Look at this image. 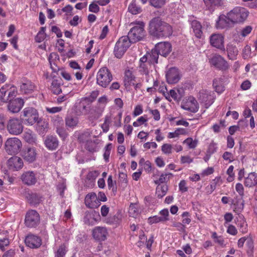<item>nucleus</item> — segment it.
<instances>
[{
    "label": "nucleus",
    "mask_w": 257,
    "mask_h": 257,
    "mask_svg": "<svg viewBox=\"0 0 257 257\" xmlns=\"http://www.w3.org/2000/svg\"><path fill=\"white\" fill-rule=\"evenodd\" d=\"M149 32L153 37L165 38L172 35L173 29L170 24L162 21L160 17H155L150 21Z\"/></svg>",
    "instance_id": "f257e3e1"
},
{
    "label": "nucleus",
    "mask_w": 257,
    "mask_h": 257,
    "mask_svg": "<svg viewBox=\"0 0 257 257\" xmlns=\"http://www.w3.org/2000/svg\"><path fill=\"white\" fill-rule=\"evenodd\" d=\"M145 24L143 22H139L138 25L133 27L128 32L127 36H123L127 38L130 43H135L142 40L145 36L146 32L144 29Z\"/></svg>",
    "instance_id": "f03ea898"
},
{
    "label": "nucleus",
    "mask_w": 257,
    "mask_h": 257,
    "mask_svg": "<svg viewBox=\"0 0 257 257\" xmlns=\"http://www.w3.org/2000/svg\"><path fill=\"white\" fill-rule=\"evenodd\" d=\"M249 12L244 8L236 7L227 13L231 21L235 24L243 23L247 19Z\"/></svg>",
    "instance_id": "7ed1b4c3"
},
{
    "label": "nucleus",
    "mask_w": 257,
    "mask_h": 257,
    "mask_svg": "<svg viewBox=\"0 0 257 257\" xmlns=\"http://www.w3.org/2000/svg\"><path fill=\"white\" fill-rule=\"evenodd\" d=\"M112 80L110 71L106 67H102L97 72L96 83L103 88H106Z\"/></svg>",
    "instance_id": "20e7f679"
},
{
    "label": "nucleus",
    "mask_w": 257,
    "mask_h": 257,
    "mask_svg": "<svg viewBox=\"0 0 257 257\" xmlns=\"http://www.w3.org/2000/svg\"><path fill=\"white\" fill-rule=\"evenodd\" d=\"M22 113L23 120L28 125L34 124L40 118L38 111L33 107H26L23 109Z\"/></svg>",
    "instance_id": "39448f33"
},
{
    "label": "nucleus",
    "mask_w": 257,
    "mask_h": 257,
    "mask_svg": "<svg viewBox=\"0 0 257 257\" xmlns=\"http://www.w3.org/2000/svg\"><path fill=\"white\" fill-rule=\"evenodd\" d=\"M7 129L10 134L19 135L23 131V121L18 118L12 117L8 121Z\"/></svg>",
    "instance_id": "423d86ee"
},
{
    "label": "nucleus",
    "mask_w": 257,
    "mask_h": 257,
    "mask_svg": "<svg viewBox=\"0 0 257 257\" xmlns=\"http://www.w3.org/2000/svg\"><path fill=\"white\" fill-rule=\"evenodd\" d=\"M126 37H121L116 42L113 50L115 57L120 59L124 54L127 49L130 46L131 43L127 41Z\"/></svg>",
    "instance_id": "0eeeda50"
},
{
    "label": "nucleus",
    "mask_w": 257,
    "mask_h": 257,
    "mask_svg": "<svg viewBox=\"0 0 257 257\" xmlns=\"http://www.w3.org/2000/svg\"><path fill=\"white\" fill-rule=\"evenodd\" d=\"M22 147L20 140L17 138L8 139L5 143V150L10 155H15L20 152Z\"/></svg>",
    "instance_id": "6e6552de"
},
{
    "label": "nucleus",
    "mask_w": 257,
    "mask_h": 257,
    "mask_svg": "<svg viewBox=\"0 0 257 257\" xmlns=\"http://www.w3.org/2000/svg\"><path fill=\"white\" fill-rule=\"evenodd\" d=\"M40 215L34 210H29L26 215L25 223L28 227H36L40 223Z\"/></svg>",
    "instance_id": "1a4fd4ad"
},
{
    "label": "nucleus",
    "mask_w": 257,
    "mask_h": 257,
    "mask_svg": "<svg viewBox=\"0 0 257 257\" xmlns=\"http://www.w3.org/2000/svg\"><path fill=\"white\" fill-rule=\"evenodd\" d=\"M211 65L221 70H226L228 68L227 62L219 54H215L209 59Z\"/></svg>",
    "instance_id": "9d476101"
},
{
    "label": "nucleus",
    "mask_w": 257,
    "mask_h": 257,
    "mask_svg": "<svg viewBox=\"0 0 257 257\" xmlns=\"http://www.w3.org/2000/svg\"><path fill=\"white\" fill-rule=\"evenodd\" d=\"M209 42L212 47L225 52L224 37L221 34H212L209 37Z\"/></svg>",
    "instance_id": "9b49d317"
},
{
    "label": "nucleus",
    "mask_w": 257,
    "mask_h": 257,
    "mask_svg": "<svg viewBox=\"0 0 257 257\" xmlns=\"http://www.w3.org/2000/svg\"><path fill=\"white\" fill-rule=\"evenodd\" d=\"M26 245L31 248H38L42 244L41 238L34 234H28L25 240Z\"/></svg>",
    "instance_id": "f8f14e48"
},
{
    "label": "nucleus",
    "mask_w": 257,
    "mask_h": 257,
    "mask_svg": "<svg viewBox=\"0 0 257 257\" xmlns=\"http://www.w3.org/2000/svg\"><path fill=\"white\" fill-rule=\"evenodd\" d=\"M9 100L8 109L12 113H17L19 112L24 105V100L21 98L10 99Z\"/></svg>",
    "instance_id": "ddd939ff"
},
{
    "label": "nucleus",
    "mask_w": 257,
    "mask_h": 257,
    "mask_svg": "<svg viewBox=\"0 0 257 257\" xmlns=\"http://www.w3.org/2000/svg\"><path fill=\"white\" fill-rule=\"evenodd\" d=\"M166 77L168 83H177L180 79V75L178 69L175 67L171 68L167 71Z\"/></svg>",
    "instance_id": "4468645a"
},
{
    "label": "nucleus",
    "mask_w": 257,
    "mask_h": 257,
    "mask_svg": "<svg viewBox=\"0 0 257 257\" xmlns=\"http://www.w3.org/2000/svg\"><path fill=\"white\" fill-rule=\"evenodd\" d=\"M161 56L166 57L172 50L171 44L167 42L158 43L154 48Z\"/></svg>",
    "instance_id": "2eb2a0df"
},
{
    "label": "nucleus",
    "mask_w": 257,
    "mask_h": 257,
    "mask_svg": "<svg viewBox=\"0 0 257 257\" xmlns=\"http://www.w3.org/2000/svg\"><path fill=\"white\" fill-rule=\"evenodd\" d=\"M8 166L10 170L13 171H18L22 168L23 161L21 158L18 156H14L8 161Z\"/></svg>",
    "instance_id": "dca6fc26"
},
{
    "label": "nucleus",
    "mask_w": 257,
    "mask_h": 257,
    "mask_svg": "<svg viewBox=\"0 0 257 257\" xmlns=\"http://www.w3.org/2000/svg\"><path fill=\"white\" fill-rule=\"evenodd\" d=\"M21 179L24 184L28 186L35 185L37 181L36 174L33 171H27L22 175Z\"/></svg>",
    "instance_id": "f3484780"
},
{
    "label": "nucleus",
    "mask_w": 257,
    "mask_h": 257,
    "mask_svg": "<svg viewBox=\"0 0 257 257\" xmlns=\"http://www.w3.org/2000/svg\"><path fill=\"white\" fill-rule=\"evenodd\" d=\"M232 25H234V23L231 21V20L229 19L227 14L226 16L221 15L216 21V27L218 29H224L229 27Z\"/></svg>",
    "instance_id": "a211bd4d"
},
{
    "label": "nucleus",
    "mask_w": 257,
    "mask_h": 257,
    "mask_svg": "<svg viewBox=\"0 0 257 257\" xmlns=\"http://www.w3.org/2000/svg\"><path fill=\"white\" fill-rule=\"evenodd\" d=\"M59 142L56 136H47L44 141L45 147L51 151L55 150L58 147Z\"/></svg>",
    "instance_id": "6ab92c4d"
},
{
    "label": "nucleus",
    "mask_w": 257,
    "mask_h": 257,
    "mask_svg": "<svg viewBox=\"0 0 257 257\" xmlns=\"http://www.w3.org/2000/svg\"><path fill=\"white\" fill-rule=\"evenodd\" d=\"M36 149L34 148H26L22 152V156L24 159L29 163H32L36 160Z\"/></svg>",
    "instance_id": "aec40b11"
},
{
    "label": "nucleus",
    "mask_w": 257,
    "mask_h": 257,
    "mask_svg": "<svg viewBox=\"0 0 257 257\" xmlns=\"http://www.w3.org/2000/svg\"><path fill=\"white\" fill-rule=\"evenodd\" d=\"M92 234L95 239L99 241H103L106 238L107 229L103 227H96L93 230Z\"/></svg>",
    "instance_id": "412c9836"
},
{
    "label": "nucleus",
    "mask_w": 257,
    "mask_h": 257,
    "mask_svg": "<svg viewBox=\"0 0 257 257\" xmlns=\"http://www.w3.org/2000/svg\"><path fill=\"white\" fill-rule=\"evenodd\" d=\"M96 201L98 203H99V201L97 200V197L94 193L88 194L85 198V205L89 208H94L99 206L96 202Z\"/></svg>",
    "instance_id": "4be33fe9"
},
{
    "label": "nucleus",
    "mask_w": 257,
    "mask_h": 257,
    "mask_svg": "<svg viewBox=\"0 0 257 257\" xmlns=\"http://www.w3.org/2000/svg\"><path fill=\"white\" fill-rule=\"evenodd\" d=\"M100 220V216L98 212L93 211L91 213L86 215L84 217V221L85 223L88 224H93L95 222Z\"/></svg>",
    "instance_id": "5701e85b"
},
{
    "label": "nucleus",
    "mask_w": 257,
    "mask_h": 257,
    "mask_svg": "<svg viewBox=\"0 0 257 257\" xmlns=\"http://www.w3.org/2000/svg\"><path fill=\"white\" fill-rule=\"evenodd\" d=\"M151 64L147 61L146 57H142L140 59L139 72L141 74L147 75L149 73V68Z\"/></svg>",
    "instance_id": "b1692460"
},
{
    "label": "nucleus",
    "mask_w": 257,
    "mask_h": 257,
    "mask_svg": "<svg viewBox=\"0 0 257 257\" xmlns=\"http://www.w3.org/2000/svg\"><path fill=\"white\" fill-rule=\"evenodd\" d=\"M182 107L186 110L192 112H196L198 110L199 106L197 101L192 98L189 101L187 102Z\"/></svg>",
    "instance_id": "393cba45"
},
{
    "label": "nucleus",
    "mask_w": 257,
    "mask_h": 257,
    "mask_svg": "<svg viewBox=\"0 0 257 257\" xmlns=\"http://www.w3.org/2000/svg\"><path fill=\"white\" fill-rule=\"evenodd\" d=\"M25 197L30 204L33 205L39 204L41 201L42 198L40 194L32 192L26 193Z\"/></svg>",
    "instance_id": "a878e982"
},
{
    "label": "nucleus",
    "mask_w": 257,
    "mask_h": 257,
    "mask_svg": "<svg viewBox=\"0 0 257 257\" xmlns=\"http://www.w3.org/2000/svg\"><path fill=\"white\" fill-rule=\"evenodd\" d=\"M191 25L195 36L197 38H201L203 35V29L200 23L196 20H193L191 22Z\"/></svg>",
    "instance_id": "bb28decb"
},
{
    "label": "nucleus",
    "mask_w": 257,
    "mask_h": 257,
    "mask_svg": "<svg viewBox=\"0 0 257 257\" xmlns=\"http://www.w3.org/2000/svg\"><path fill=\"white\" fill-rule=\"evenodd\" d=\"M160 54L155 49H153L150 53H147L143 57H146L147 61H148L151 65L154 66L158 63L159 55Z\"/></svg>",
    "instance_id": "cd10ccee"
},
{
    "label": "nucleus",
    "mask_w": 257,
    "mask_h": 257,
    "mask_svg": "<svg viewBox=\"0 0 257 257\" xmlns=\"http://www.w3.org/2000/svg\"><path fill=\"white\" fill-rule=\"evenodd\" d=\"M36 130L37 132L41 135H44L47 131L48 128V123L44 120L40 118L36 122Z\"/></svg>",
    "instance_id": "c85d7f7f"
},
{
    "label": "nucleus",
    "mask_w": 257,
    "mask_h": 257,
    "mask_svg": "<svg viewBox=\"0 0 257 257\" xmlns=\"http://www.w3.org/2000/svg\"><path fill=\"white\" fill-rule=\"evenodd\" d=\"M34 84L30 81L27 80L20 86V90L22 93L24 94L31 93L35 89Z\"/></svg>",
    "instance_id": "c756f323"
},
{
    "label": "nucleus",
    "mask_w": 257,
    "mask_h": 257,
    "mask_svg": "<svg viewBox=\"0 0 257 257\" xmlns=\"http://www.w3.org/2000/svg\"><path fill=\"white\" fill-rule=\"evenodd\" d=\"M227 57L230 60H235L238 53V50L235 46L231 44L227 45L226 47Z\"/></svg>",
    "instance_id": "7c9ffc66"
},
{
    "label": "nucleus",
    "mask_w": 257,
    "mask_h": 257,
    "mask_svg": "<svg viewBox=\"0 0 257 257\" xmlns=\"http://www.w3.org/2000/svg\"><path fill=\"white\" fill-rule=\"evenodd\" d=\"M257 184V174L254 173H250L244 179V184L246 187H251Z\"/></svg>",
    "instance_id": "2f4dec72"
},
{
    "label": "nucleus",
    "mask_w": 257,
    "mask_h": 257,
    "mask_svg": "<svg viewBox=\"0 0 257 257\" xmlns=\"http://www.w3.org/2000/svg\"><path fill=\"white\" fill-rule=\"evenodd\" d=\"M234 205L233 211L236 213H241L244 207V200L242 197L236 198L232 200Z\"/></svg>",
    "instance_id": "473e14b6"
},
{
    "label": "nucleus",
    "mask_w": 257,
    "mask_h": 257,
    "mask_svg": "<svg viewBox=\"0 0 257 257\" xmlns=\"http://www.w3.org/2000/svg\"><path fill=\"white\" fill-rule=\"evenodd\" d=\"M23 138L27 143L30 144L37 145L36 136L31 131L25 132L23 134Z\"/></svg>",
    "instance_id": "72a5a7b5"
},
{
    "label": "nucleus",
    "mask_w": 257,
    "mask_h": 257,
    "mask_svg": "<svg viewBox=\"0 0 257 257\" xmlns=\"http://www.w3.org/2000/svg\"><path fill=\"white\" fill-rule=\"evenodd\" d=\"M135 77L133 75L132 71L129 69L126 70L124 72V84L125 86L133 85H134L135 83L133 81L135 80Z\"/></svg>",
    "instance_id": "f704fd0d"
},
{
    "label": "nucleus",
    "mask_w": 257,
    "mask_h": 257,
    "mask_svg": "<svg viewBox=\"0 0 257 257\" xmlns=\"http://www.w3.org/2000/svg\"><path fill=\"white\" fill-rule=\"evenodd\" d=\"M61 82L57 79H54L50 87L51 91L54 94L58 95L62 92Z\"/></svg>",
    "instance_id": "c9c22d12"
},
{
    "label": "nucleus",
    "mask_w": 257,
    "mask_h": 257,
    "mask_svg": "<svg viewBox=\"0 0 257 257\" xmlns=\"http://www.w3.org/2000/svg\"><path fill=\"white\" fill-rule=\"evenodd\" d=\"M122 218L121 214L119 212H117L113 216L108 217L106 219V222L110 224H118Z\"/></svg>",
    "instance_id": "e433bc0d"
},
{
    "label": "nucleus",
    "mask_w": 257,
    "mask_h": 257,
    "mask_svg": "<svg viewBox=\"0 0 257 257\" xmlns=\"http://www.w3.org/2000/svg\"><path fill=\"white\" fill-rule=\"evenodd\" d=\"M128 11L133 15H137L142 12V8L137 5L135 1H133L128 6Z\"/></svg>",
    "instance_id": "4c0bfd02"
},
{
    "label": "nucleus",
    "mask_w": 257,
    "mask_h": 257,
    "mask_svg": "<svg viewBox=\"0 0 257 257\" xmlns=\"http://www.w3.org/2000/svg\"><path fill=\"white\" fill-rule=\"evenodd\" d=\"M168 190V186L166 184L158 186L156 188V194L159 198H161L166 194Z\"/></svg>",
    "instance_id": "58836bf2"
},
{
    "label": "nucleus",
    "mask_w": 257,
    "mask_h": 257,
    "mask_svg": "<svg viewBox=\"0 0 257 257\" xmlns=\"http://www.w3.org/2000/svg\"><path fill=\"white\" fill-rule=\"evenodd\" d=\"M140 209L136 203H131L129 207L128 213L131 216L136 217L140 214Z\"/></svg>",
    "instance_id": "ea45409f"
},
{
    "label": "nucleus",
    "mask_w": 257,
    "mask_h": 257,
    "mask_svg": "<svg viewBox=\"0 0 257 257\" xmlns=\"http://www.w3.org/2000/svg\"><path fill=\"white\" fill-rule=\"evenodd\" d=\"M202 101L204 102L205 107L208 108L214 102L215 96L208 94H204L203 95Z\"/></svg>",
    "instance_id": "a19ab883"
},
{
    "label": "nucleus",
    "mask_w": 257,
    "mask_h": 257,
    "mask_svg": "<svg viewBox=\"0 0 257 257\" xmlns=\"http://www.w3.org/2000/svg\"><path fill=\"white\" fill-rule=\"evenodd\" d=\"M9 87L8 88V98L9 100L14 98L17 94V88L14 85L8 84Z\"/></svg>",
    "instance_id": "79ce46f5"
},
{
    "label": "nucleus",
    "mask_w": 257,
    "mask_h": 257,
    "mask_svg": "<svg viewBox=\"0 0 257 257\" xmlns=\"http://www.w3.org/2000/svg\"><path fill=\"white\" fill-rule=\"evenodd\" d=\"M78 122L77 117L71 116H67L65 119L66 125L70 127L75 126Z\"/></svg>",
    "instance_id": "37998d69"
},
{
    "label": "nucleus",
    "mask_w": 257,
    "mask_h": 257,
    "mask_svg": "<svg viewBox=\"0 0 257 257\" xmlns=\"http://www.w3.org/2000/svg\"><path fill=\"white\" fill-rule=\"evenodd\" d=\"M9 87L8 84L4 85L0 89V100L3 102H7L9 100V98H5L7 92H8V88Z\"/></svg>",
    "instance_id": "c03bdc74"
},
{
    "label": "nucleus",
    "mask_w": 257,
    "mask_h": 257,
    "mask_svg": "<svg viewBox=\"0 0 257 257\" xmlns=\"http://www.w3.org/2000/svg\"><path fill=\"white\" fill-rule=\"evenodd\" d=\"M173 176V174L172 173H168V174H162L158 180H156L155 181V183L157 184L163 183L166 182H167L169 180L170 177Z\"/></svg>",
    "instance_id": "a18cd8bd"
},
{
    "label": "nucleus",
    "mask_w": 257,
    "mask_h": 257,
    "mask_svg": "<svg viewBox=\"0 0 257 257\" xmlns=\"http://www.w3.org/2000/svg\"><path fill=\"white\" fill-rule=\"evenodd\" d=\"M166 0H149L151 6L156 8H161L164 6Z\"/></svg>",
    "instance_id": "49530a36"
},
{
    "label": "nucleus",
    "mask_w": 257,
    "mask_h": 257,
    "mask_svg": "<svg viewBox=\"0 0 257 257\" xmlns=\"http://www.w3.org/2000/svg\"><path fill=\"white\" fill-rule=\"evenodd\" d=\"M222 0H204L206 5L208 7V9L211 10L214 6H220Z\"/></svg>",
    "instance_id": "de8ad7c7"
},
{
    "label": "nucleus",
    "mask_w": 257,
    "mask_h": 257,
    "mask_svg": "<svg viewBox=\"0 0 257 257\" xmlns=\"http://www.w3.org/2000/svg\"><path fill=\"white\" fill-rule=\"evenodd\" d=\"M170 96L172 97L175 100L179 101L182 98V95L181 94L180 90L177 89V91L171 89L169 91Z\"/></svg>",
    "instance_id": "09e8293b"
},
{
    "label": "nucleus",
    "mask_w": 257,
    "mask_h": 257,
    "mask_svg": "<svg viewBox=\"0 0 257 257\" xmlns=\"http://www.w3.org/2000/svg\"><path fill=\"white\" fill-rule=\"evenodd\" d=\"M185 133V131L184 128H177L174 132L169 133L168 137L170 139L177 137L180 134H184Z\"/></svg>",
    "instance_id": "8fccbe9b"
},
{
    "label": "nucleus",
    "mask_w": 257,
    "mask_h": 257,
    "mask_svg": "<svg viewBox=\"0 0 257 257\" xmlns=\"http://www.w3.org/2000/svg\"><path fill=\"white\" fill-rule=\"evenodd\" d=\"M246 244L248 247L247 253H252L254 248V245L253 239L250 236L247 237Z\"/></svg>",
    "instance_id": "3c124183"
},
{
    "label": "nucleus",
    "mask_w": 257,
    "mask_h": 257,
    "mask_svg": "<svg viewBox=\"0 0 257 257\" xmlns=\"http://www.w3.org/2000/svg\"><path fill=\"white\" fill-rule=\"evenodd\" d=\"M164 219V218H162L161 216H154L152 217H150L148 218V222L151 224L159 223L160 222H165Z\"/></svg>",
    "instance_id": "603ef678"
},
{
    "label": "nucleus",
    "mask_w": 257,
    "mask_h": 257,
    "mask_svg": "<svg viewBox=\"0 0 257 257\" xmlns=\"http://www.w3.org/2000/svg\"><path fill=\"white\" fill-rule=\"evenodd\" d=\"M236 225L239 228V229L242 233H245L247 231V224L246 221H242L241 222H236Z\"/></svg>",
    "instance_id": "864d4df0"
},
{
    "label": "nucleus",
    "mask_w": 257,
    "mask_h": 257,
    "mask_svg": "<svg viewBox=\"0 0 257 257\" xmlns=\"http://www.w3.org/2000/svg\"><path fill=\"white\" fill-rule=\"evenodd\" d=\"M218 79H214L213 81V86L215 90V91L218 94H220L223 92L224 90V86L223 84L219 85H216V83L217 82Z\"/></svg>",
    "instance_id": "5fc2aeb1"
},
{
    "label": "nucleus",
    "mask_w": 257,
    "mask_h": 257,
    "mask_svg": "<svg viewBox=\"0 0 257 257\" xmlns=\"http://www.w3.org/2000/svg\"><path fill=\"white\" fill-rule=\"evenodd\" d=\"M184 144H186L190 149H194L196 147L197 142L193 141L192 138H188L184 141Z\"/></svg>",
    "instance_id": "6e6d98bb"
},
{
    "label": "nucleus",
    "mask_w": 257,
    "mask_h": 257,
    "mask_svg": "<svg viewBox=\"0 0 257 257\" xmlns=\"http://www.w3.org/2000/svg\"><path fill=\"white\" fill-rule=\"evenodd\" d=\"M95 2H93L90 4L89 6V11L91 12L94 13H97L100 11V8L98 7L97 3H95Z\"/></svg>",
    "instance_id": "4d7b16f0"
},
{
    "label": "nucleus",
    "mask_w": 257,
    "mask_h": 257,
    "mask_svg": "<svg viewBox=\"0 0 257 257\" xmlns=\"http://www.w3.org/2000/svg\"><path fill=\"white\" fill-rule=\"evenodd\" d=\"M172 145L168 144H165L162 146V151L166 154L172 153Z\"/></svg>",
    "instance_id": "13d9d810"
},
{
    "label": "nucleus",
    "mask_w": 257,
    "mask_h": 257,
    "mask_svg": "<svg viewBox=\"0 0 257 257\" xmlns=\"http://www.w3.org/2000/svg\"><path fill=\"white\" fill-rule=\"evenodd\" d=\"M56 132L58 135L63 139H65L67 137V134L63 127L57 126Z\"/></svg>",
    "instance_id": "bf43d9fd"
},
{
    "label": "nucleus",
    "mask_w": 257,
    "mask_h": 257,
    "mask_svg": "<svg viewBox=\"0 0 257 257\" xmlns=\"http://www.w3.org/2000/svg\"><path fill=\"white\" fill-rule=\"evenodd\" d=\"M66 253L65 247L63 245L60 246L55 253V257H64Z\"/></svg>",
    "instance_id": "052dcab7"
},
{
    "label": "nucleus",
    "mask_w": 257,
    "mask_h": 257,
    "mask_svg": "<svg viewBox=\"0 0 257 257\" xmlns=\"http://www.w3.org/2000/svg\"><path fill=\"white\" fill-rule=\"evenodd\" d=\"M235 190L240 195V197H242L244 195V188L243 185L240 183H237L235 186Z\"/></svg>",
    "instance_id": "680f3d73"
},
{
    "label": "nucleus",
    "mask_w": 257,
    "mask_h": 257,
    "mask_svg": "<svg viewBox=\"0 0 257 257\" xmlns=\"http://www.w3.org/2000/svg\"><path fill=\"white\" fill-rule=\"evenodd\" d=\"M10 244L9 239L7 238H4L0 239V248L2 251L5 250V247Z\"/></svg>",
    "instance_id": "e2e57ef3"
},
{
    "label": "nucleus",
    "mask_w": 257,
    "mask_h": 257,
    "mask_svg": "<svg viewBox=\"0 0 257 257\" xmlns=\"http://www.w3.org/2000/svg\"><path fill=\"white\" fill-rule=\"evenodd\" d=\"M222 158L224 160L228 161L229 162H231L233 160L232 154L228 152H224L222 155Z\"/></svg>",
    "instance_id": "0e129e2a"
},
{
    "label": "nucleus",
    "mask_w": 257,
    "mask_h": 257,
    "mask_svg": "<svg viewBox=\"0 0 257 257\" xmlns=\"http://www.w3.org/2000/svg\"><path fill=\"white\" fill-rule=\"evenodd\" d=\"M172 226L176 227L177 229L181 232H184L185 231V226L180 222H174Z\"/></svg>",
    "instance_id": "69168bd1"
},
{
    "label": "nucleus",
    "mask_w": 257,
    "mask_h": 257,
    "mask_svg": "<svg viewBox=\"0 0 257 257\" xmlns=\"http://www.w3.org/2000/svg\"><path fill=\"white\" fill-rule=\"evenodd\" d=\"M99 94V92L97 90L93 91L89 95V97H86V99L89 100V101L92 102L93 101Z\"/></svg>",
    "instance_id": "338daca9"
},
{
    "label": "nucleus",
    "mask_w": 257,
    "mask_h": 257,
    "mask_svg": "<svg viewBox=\"0 0 257 257\" xmlns=\"http://www.w3.org/2000/svg\"><path fill=\"white\" fill-rule=\"evenodd\" d=\"M16 254L15 250L10 249L7 251L3 255L2 257H14Z\"/></svg>",
    "instance_id": "774afa93"
}]
</instances>
